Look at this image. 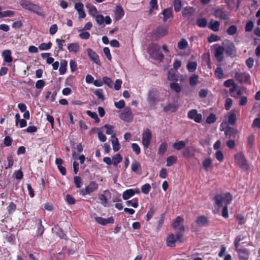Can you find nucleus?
I'll return each instance as SVG.
<instances>
[{"mask_svg":"<svg viewBox=\"0 0 260 260\" xmlns=\"http://www.w3.org/2000/svg\"><path fill=\"white\" fill-rule=\"evenodd\" d=\"M147 52L152 58L158 61H162L164 58L160 47L158 44L154 43L150 44L148 47Z\"/></svg>","mask_w":260,"mask_h":260,"instance_id":"1","label":"nucleus"},{"mask_svg":"<svg viewBox=\"0 0 260 260\" xmlns=\"http://www.w3.org/2000/svg\"><path fill=\"white\" fill-rule=\"evenodd\" d=\"M215 202V207L221 208L223 207L222 212V215L225 217H228V198L226 194L223 197L221 194H217L214 198Z\"/></svg>","mask_w":260,"mask_h":260,"instance_id":"2","label":"nucleus"},{"mask_svg":"<svg viewBox=\"0 0 260 260\" xmlns=\"http://www.w3.org/2000/svg\"><path fill=\"white\" fill-rule=\"evenodd\" d=\"M229 87H230L229 91L231 95L236 98H239L246 91V87H238L237 84L232 79H229Z\"/></svg>","mask_w":260,"mask_h":260,"instance_id":"3","label":"nucleus"},{"mask_svg":"<svg viewBox=\"0 0 260 260\" xmlns=\"http://www.w3.org/2000/svg\"><path fill=\"white\" fill-rule=\"evenodd\" d=\"M235 160L236 164L244 171L249 169V165L242 152H240L235 155Z\"/></svg>","mask_w":260,"mask_h":260,"instance_id":"4","label":"nucleus"},{"mask_svg":"<svg viewBox=\"0 0 260 260\" xmlns=\"http://www.w3.org/2000/svg\"><path fill=\"white\" fill-rule=\"evenodd\" d=\"M160 100L159 92L156 88L150 89L148 92L147 101L150 105H154Z\"/></svg>","mask_w":260,"mask_h":260,"instance_id":"5","label":"nucleus"},{"mask_svg":"<svg viewBox=\"0 0 260 260\" xmlns=\"http://www.w3.org/2000/svg\"><path fill=\"white\" fill-rule=\"evenodd\" d=\"M151 139V131L148 128L144 130L142 136V143L145 148H147L149 146Z\"/></svg>","mask_w":260,"mask_h":260,"instance_id":"6","label":"nucleus"},{"mask_svg":"<svg viewBox=\"0 0 260 260\" xmlns=\"http://www.w3.org/2000/svg\"><path fill=\"white\" fill-rule=\"evenodd\" d=\"M235 79L238 81L240 83H247L250 84V76L247 73H240L236 72L235 74Z\"/></svg>","mask_w":260,"mask_h":260,"instance_id":"7","label":"nucleus"},{"mask_svg":"<svg viewBox=\"0 0 260 260\" xmlns=\"http://www.w3.org/2000/svg\"><path fill=\"white\" fill-rule=\"evenodd\" d=\"M208 224V219L205 216H200L197 217L194 223H192L191 228L193 231H196V225L199 227H204L207 226Z\"/></svg>","mask_w":260,"mask_h":260,"instance_id":"8","label":"nucleus"},{"mask_svg":"<svg viewBox=\"0 0 260 260\" xmlns=\"http://www.w3.org/2000/svg\"><path fill=\"white\" fill-rule=\"evenodd\" d=\"M99 184L94 181H91L89 184L86 186L84 189L81 191V194L82 196L89 194L98 189Z\"/></svg>","mask_w":260,"mask_h":260,"instance_id":"9","label":"nucleus"},{"mask_svg":"<svg viewBox=\"0 0 260 260\" xmlns=\"http://www.w3.org/2000/svg\"><path fill=\"white\" fill-rule=\"evenodd\" d=\"M167 34L168 29L167 28L163 26H159L153 32L152 37L155 40H157L166 36Z\"/></svg>","mask_w":260,"mask_h":260,"instance_id":"10","label":"nucleus"},{"mask_svg":"<svg viewBox=\"0 0 260 260\" xmlns=\"http://www.w3.org/2000/svg\"><path fill=\"white\" fill-rule=\"evenodd\" d=\"M120 118L125 121L128 122L131 120L133 118V114L131 108L126 107L119 115Z\"/></svg>","mask_w":260,"mask_h":260,"instance_id":"11","label":"nucleus"},{"mask_svg":"<svg viewBox=\"0 0 260 260\" xmlns=\"http://www.w3.org/2000/svg\"><path fill=\"white\" fill-rule=\"evenodd\" d=\"M109 197H111L110 192L108 190H104L103 193L100 194L99 196L100 204L104 207H109L110 205L107 198Z\"/></svg>","mask_w":260,"mask_h":260,"instance_id":"12","label":"nucleus"},{"mask_svg":"<svg viewBox=\"0 0 260 260\" xmlns=\"http://www.w3.org/2000/svg\"><path fill=\"white\" fill-rule=\"evenodd\" d=\"M140 191L139 188H131L125 190L122 193V198L124 200H127L135 194L140 193Z\"/></svg>","mask_w":260,"mask_h":260,"instance_id":"13","label":"nucleus"},{"mask_svg":"<svg viewBox=\"0 0 260 260\" xmlns=\"http://www.w3.org/2000/svg\"><path fill=\"white\" fill-rule=\"evenodd\" d=\"M224 48L221 46H217L214 50L215 57L218 61H221L223 58Z\"/></svg>","mask_w":260,"mask_h":260,"instance_id":"14","label":"nucleus"},{"mask_svg":"<svg viewBox=\"0 0 260 260\" xmlns=\"http://www.w3.org/2000/svg\"><path fill=\"white\" fill-rule=\"evenodd\" d=\"M87 52L90 58L96 64L100 65L101 61L99 59V55L91 48L87 49Z\"/></svg>","mask_w":260,"mask_h":260,"instance_id":"15","label":"nucleus"},{"mask_svg":"<svg viewBox=\"0 0 260 260\" xmlns=\"http://www.w3.org/2000/svg\"><path fill=\"white\" fill-rule=\"evenodd\" d=\"M240 260H248L249 253L245 248L236 249Z\"/></svg>","mask_w":260,"mask_h":260,"instance_id":"16","label":"nucleus"},{"mask_svg":"<svg viewBox=\"0 0 260 260\" xmlns=\"http://www.w3.org/2000/svg\"><path fill=\"white\" fill-rule=\"evenodd\" d=\"M95 221L99 224L105 225L108 223L112 224L114 222V218L113 217H109L107 219L104 218L102 217H95Z\"/></svg>","mask_w":260,"mask_h":260,"instance_id":"17","label":"nucleus"},{"mask_svg":"<svg viewBox=\"0 0 260 260\" xmlns=\"http://www.w3.org/2000/svg\"><path fill=\"white\" fill-rule=\"evenodd\" d=\"M2 56L5 62L10 63L13 60L11 55V51L10 50H5L3 51L2 53Z\"/></svg>","mask_w":260,"mask_h":260,"instance_id":"18","label":"nucleus"},{"mask_svg":"<svg viewBox=\"0 0 260 260\" xmlns=\"http://www.w3.org/2000/svg\"><path fill=\"white\" fill-rule=\"evenodd\" d=\"M111 138V142L113 146V149L115 152L118 151L120 149V146L119 144L117 138L116 137L115 133L114 135H112Z\"/></svg>","mask_w":260,"mask_h":260,"instance_id":"19","label":"nucleus"},{"mask_svg":"<svg viewBox=\"0 0 260 260\" xmlns=\"http://www.w3.org/2000/svg\"><path fill=\"white\" fill-rule=\"evenodd\" d=\"M219 22L218 21H215L213 19L210 21L208 26V28H209L214 31H218L219 29Z\"/></svg>","mask_w":260,"mask_h":260,"instance_id":"20","label":"nucleus"},{"mask_svg":"<svg viewBox=\"0 0 260 260\" xmlns=\"http://www.w3.org/2000/svg\"><path fill=\"white\" fill-rule=\"evenodd\" d=\"M131 169L132 171L134 172L137 174L141 173L142 169L140 162L137 161H135L132 162L131 165Z\"/></svg>","mask_w":260,"mask_h":260,"instance_id":"21","label":"nucleus"},{"mask_svg":"<svg viewBox=\"0 0 260 260\" xmlns=\"http://www.w3.org/2000/svg\"><path fill=\"white\" fill-rule=\"evenodd\" d=\"M214 16L219 19L226 20L228 18V14L226 12L223 11L221 9H217L214 12Z\"/></svg>","mask_w":260,"mask_h":260,"instance_id":"22","label":"nucleus"},{"mask_svg":"<svg viewBox=\"0 0 260 260\" xmlns=\"http://www.w3.org/2000/svg\"><path fill=\"white\" fill-rule=\"evenodd\" d=\"M30 11L32 12L39 16H43L44 13L42 8L39 5L34 4Z\"/></svg>","mask_w":260,"mask_h":260,"instance_id":"23","label":"nucleus"},{"mask_svg":"<svg viewBox=\"0 0 260 260\" xmlns=\"http://www.w3.org/2000/svg\"><path fill=\"white\" fill-rule=\"evenodd\" d=\"M176 242V240L175 239V236L173 234H171L167 238L166 244L168 246L174 247L175 246Z\"/></svg>","mask_w":260,"mask_h":260,"instance_id":"24","label":"nucleus"},{"mask_svg":"<svg viewBox=\"0 0 260 260\" xmlns=\"http://www.w3.org/2000/svg\"><path fill=\"white\" fill-rule=\"evenodd\" d=\"M161 14L164 16L163 20L164 22L170 18L173 17L172 10L171 9H166L163 10Z\"/></svg>","mask_w":260,"mask_h":260,"instance_id":"25","label":"nucleus"},{"mask_svg":"<svg viewBox=\"0 0 260 260\" xmlns=\"http://www.w3.org/2000/svg\"><path fill=\"white\" fill-rule=\"evenodd\" d=\"M80 46L77 43H73L69 44L68 49L69 52L76 53L79 50Z\"/></svg>","mask_w":260,"mask_h":260,"instance_id":"26","label":"nucleus"},{"mask_svg":"<svg viewBox=\"0 0 260 260\" xmlns=\"http://www.w3.org/2000/svg\"><path fill=\"white\" fill-rule=\"evenodd\" d=\"M186 145V142L183 141H179L173 144V148L177 150L184 148Z\"/></svg>","mask_w":260,"mask_h":260,"instance_id":"27","label":"nucleus"},{"mask_svg":"<svg viewBox=\"0 0 260 260\" xmlns=\"http://www.w3.org/2000/svg\"><path fill=\"white\" fill-rule=\"evenodd\" d=\"M124 11L120 6H117L116 8L115 15L117 20H120L124 15Z\"/></svg>","mask_w":260,"mask_h":260,"instance_id":"28","label":"nucleus"},{"mask_svg":"<svg viewBox=\"0 0 260 260\" xmlns=\"http://www.w3.org/2000/svg\"><path fill=\"white\" fill-rule=\"evenodd\" d=\"M122 157L121 156V155L119 153H117L112 157V164L114 166H116L119 163H120L122 161Z\"/></svg>","mask_w":260,"mask_h":260,"instance_id":"29","label":"nucleus"},{"mask_svg":"<svg viewBox=\"0 0 260 260\" xmlns=\"http://www.w3.org/2000/svg\"><path fill=\"white\" fill-rule=\"evenodd\" d=\"M68 65V62L66 60H62L60 62V67L59 68V74L60 75H63L66 71V68Z\"/></svg>","mask_w":260,"mask_h":260,"instance_id":"30","label":"nucleus"},{"mask_svg":"<svg viewBox=\"0 0 260 260\" xmlns=\"http://www.w3.org/2000/svg\"><path fill=\"white\" fill-rule=\"evenodd\" d=\"M126 204L128 206H132L134 208H137L139 206L138 198H134L131 200H128L126 202Z\"/></svg>","mask_w":260,"mask_h":260,"instance_id":"31","label":"nucleus"},{"mask_svg":"<svg viewBox=\"0 0 260 260\" xmlns=\"http://www.w3.org/2000/svg\"><path fill=\"white\" fill-rule=\"evenodd\" d=\"M199 76L193 74L189 78V84L191 86H194L198 83Z\"/></svg>","mask_w":260,"mask_h":260,"instance_id":"32","label":"nucleus"},{"mask_svg":"<svg viewBox=\"0 0 260 260\" xmlns=\"http://www.w3.org/2000/svg\"><path fill=\"white\" fill-rule=\"evenodd\" d=\"M236 120V114L235 111H232L229 114V123L233 124Z\"/></svg>","mask_w":260,"mask_h":260,"instance_id":"33","label":"nucleus"},{"mask_svg":"<svg viewBox=\"0 0 260 260\" xmlns=\"http://www.w3.org/2000/svg\"><path fill=\"white\" fill-rule=\"evenodd\" d=\"M167 144L165 142L162 143L158 148V153L159 155H162L167 150Z\"/></svg>","mask_w":260,"mask_h":260,"instance_id":"34","label":"nucleus"},{"mask_svg":"<svg viewBox=\"0 0 260 260\" xmlns=\"http://www.w3.org/2000/svg\"><path fill=\"white\" fill-rule=\"evenodd\" d=\"M177 157L175 156L172 155L169 156L166 160V165L168 167H170L175 164L177 161Z\"/></svg>","mask_w":260,"mask_h":260,"instance_id":"35","label":"nucleus"},{"mask_svg":"<svg viewBox=\"0 0 260 260\" xmlns=\"http://www.w3.org/2000/svg\"><path fill=\"white\" fill-rule=\"evenodd\" d=\"M150 9L149 11V14H152L153 10L158 9V6L157 5V0H151L150 2Z\"/></svg>","mask_w":260,"mask_h":260,"instance_id":"36","label":"nucleus"},{"mask_svg":"<svg viewBox=\"0 0 260 260\" xmlns=\"http://www.w3.org/2000/svg\"><path fill=\"white\" fill-rule=\"evenodd\" d=\"M197 68V63L194 61L189 62L187 65V69L189 72H194Z\"/></svg>","mask_w":260,"mask_h":260,"instance_id":"37","label":"nucleus"},{"mask_svg":"<svg viewBox=\"0 0 260 260\" xmlns=\"http://www.w3.org/2000/svg\"><path fill=\"white\" fill-rule=\"evenodd\" d=\"M197 25L200 27H205L207 25V21L205 18L199 19L197 21Z\"/></svg>","mask_w":260,"mask_h":260,"instance_id":"38","label":"nucleus"},{"mask_svg":"<svg viewBox=\"0 0 260 260\" xmlns=\"http://www.w3.org/2000/svg\"><path fill=\"white\" fill-rule=\"evenodd\" d=\"M188 45L187 41L184 39H181L178 43V47L180 49H184L187 47Z\"/></svg>","mask_w":260,"mask_h":260,"instance_id":"39","label":"nucleus"},{"mask_svg":"<svg viewBox=\"0 0 260 260\" xmlns=\"http://www.w3.org/2000/svg\"><path fill=\"white\" fill-rule=\"evenodd\" d=\"M51 46L52 43L51 42H49L47 44L43 43L39 45V49L41 50H46L49 49Z\"/></svg>","mask_w":260,"mask_h":260,"instance_id":"40","label":"nucleus"},{"mask_svg":"<svg viewBox=\"0 0 260 260\" xmlns=\"http://www.w3.org/2000/svg\"><path fill=\"white\" fill-rule=\"evenodd\" d=\"M182 2L180 0H174V10L176 12L180 11L182 8Z\"/></svg>","mask_w":260,"mask_h":260,"instance_id":"41","label":"nucleus"},{"mask_svg":"<svg viewBox=\"0 0 260 260\" xmlns=\"http://www.w3.org/2000/svg\"><path fill=\"white\" fill-rule=\"evenodd\" d=\"M170 87L172 90H174L177 93H179L181 91V87L178 83H171L170 84Z\"/></svg>","mask_w":260,"mask_h":260,"instance_id":"42","label":"nucleus"},{"mask_svg":"<svg viewBox=\"0 0 260 260\" xmlns=\"http://www.w3.org/2000/svg\"><path fill=\"white\" fill-rule=\"evenodd\" d=\"M87 7L88 9L89 14L92 16H95L98 12L96 7L93 5L87 6Z\"/></svg>","mask_w":260,"mask_h":260,"instance_id":"43","label":"nucleus"},{"mask_svg":"<svg viewBox=\"0 0 260 260\" xmlns=\"http://www.w3.org/2000/svg\"><path fill=\"white\" fill-rule=\"evenodd\" d=\"M87 114L89 116L94 119L96 123H99L100 122V119L98 117V114L95 112L87 111Z\"/></svg>","mask_w":260,"mask_h":260,"instance_id":"44","label":"nucleus"},{"mask_svg":"<svg viewBox=\"0 0 260 260\" xmlns=\"http://www.w3.org/2000/svg\"><path fill=\"white\" fill-rule=\"evenodd\" d=\"M151 189V186L149 184L146 183L142 185L141 190L143 193L147 194H148Z\"/></svg>","mask_w":260,"mask_h":260,"instance_id":"45","label":"nucleus"},{"mask_svg":"<svg viewBox=\"0 0 260 260\" xmlns=\"http://www.w3.org/2000/svg\"><path fill=\"white\" fill-rule=\"evenodd\" d=\"M183 221V218L181 217L180 216H178L172 223V227L174 229L177 228L179 226L180 223L182 222Z\"/></svg>","mask_w":260,"mask_h":260,"instance_id":"46","label":"nucleus"},{"mask_svg":"<svg viewBox=\"0 0 260 260\" xmlns=\"http://www.w3.org/2000/svg\"><path fill=\"white\" fill-rule=\"evenodd\" d=\"M104 127L106 129V133L107 135H114V126L111 125L105 124Z\"/></svg>","mask_w":260,"mask_h":260,"instance_id":"47","label":"nucleus"},{"mask_svg":"<svg viewBox=\"0 0 260 260\" xmlns=\"http://www.w3.org/2000/svg\"><path fill=\"white\" fill-rule=\"evenodd\" d=\"M103 83H105V84H106L110 88L113 87V81H112V80L110 78H109L108 77H104L103 78Z\"/></svg>","mask_w":260,"mask_h":260,"instance_id":"48","label":"nucleus"},{"mask_svg":"<svg viewBox=\"0 0 260 260\" xmlns=\"http://www.w3.org/2000/svg\"><path fill=\"white\" fill-rule=\"evenodd\" d=\"M93 92L94 94L98 96V99L101 100V101H103L104 100V97L103 94V89H97Z\"/></svg>","mask_w":260,"mask_h":260,"instance_id":"49","label":"nucleus"},{"mask_svg":"<svg viewBox=\"0 0 260 260\" xmlns=\"http://www.w3.org/2000/svg\"><path fill=\"white\" fill-rule=\"evenodd\" d=\"M155 212V210L154 209V207H151L146 215V220L147 221H149L153 217Z\"/></svg>","mask_w":260,"mask_h":260,"instance_id":"50","label":"nucleus"},{"mask_svg":"<svg viewBox=\"0 0 260 260\" xmlns=\"http://www.w3.org/2000/svg\"><path fill=\"white\" fill-rule=\"evenodd\" d=\"M254 26V23L252 21H248L247 22L245 29L246 32H250L252 31Z\"/></svg>","mask_w":260,"mask_h":260,"instance_id":"51","label":"nucleus"},{"mask_svg":"<svg viewBox=\"0 0 260 260\" xmlns=\"http://www.w3.org/2000/svg\"><path fill=\"white\" fill-rule=\"evenodd\" d=\"M216 115L213 113H211L207 117V118L206 119V122L208 124H211V123H214L216 121Z\"/></svg>","mask_w":260,"mask_h":260,"instance_id":"52","label":"nucleus"},{"mask_svg":"<svg viewBox=\"0 0 260 260\" xmlns=\"http://www.w3.org/2000/svg\"><path fill=\"white\" fill-rule=\"evenodd\" d=\"M245 239V237L243 235H239L235 239L234 244L236 249H237V248L239 247V243L240 241L244 240Z\"/></svg>","mask_w":260,"mask_h":260,"instance_id":"53","label":"nucleus"},{"mask_svg":"<svg viewBox=\"0 0 260 260\" xmlns=\"http://www.w3.org/2000/svg\"><path fill=\"white\" fill-rule=\"evenodd\" d=\"M16 206L13 202H11L8 207V211L9 214H12L15 211Z\"/></svg>","mask_w":260,"mask_h":260,"instance_id":"54","label":"nucleus"},{"mask_svg":"<svg viewBox=\"0 0 260 260\" xmlns=\"http://www.w3.org/2000/svg\"><path fill=\"white\" fill-rule=\"evenodd\" d=\"M44 229V227L42 224V221L41 220H39V225L38 230L37 231V234L38 236H41L43 234Z\"/></svg>","mask_w":260,"mask_h":260,"instance_id":"55","label":"nucleus"},{"mask_svg":"<svg viewBox=\"0 0 260 260\" xmlns=\"http://www.w3.org/2000/svg\"><path fill=\"white\" fill-rule=\"evenodd\" d=\"M168 79L169 80L173 81H177V77L173 72L169 71L168 73Z\"/></svg>","mask_w":260,"mask_h":260,"instance_id":"56","label":"nucleus"},{"mask_svg":"<svg viewBox=\"0 0 260 260\" xmlns=\"http://www.w3.org/2000/svg\"><path fill=\"white\" fill-rule=\"evenodd\" d=\"M229 56L233 57L236 56V51L233 44L231 46H229Z\"/></svg>","mask_w":260,"mask_h":260,"instance_id":"57","label":"nucleus"},{"mask_svg":"<svg viewBox=\"0 0 260 260\" xmlns=\"http://www.w3.org/2000/svg\"><path fill=\"white\" fill-rule=\"evenodd\" d=\"M45 85V83L43 80H39L36 83L35 87L37 89H42Z\"/></svg>","mask_w":260,"mask_h":260,"instance_id":"58","label":"nucleus"},{"mask_svg":"<svg viewBox=\"0 0 260 260\" xmlns=\"http://www.w3.org/2000/svg\"><path fill=\"white\" fill-rule=\"evenodd\" d=\"M75 185L77 188H80L81 186V179L79 176H75L74 178Z\"/></svg>","mask_w":260,"mask_h":260,"instance_id":"59","label":"nucleus"},{"mask_svg":"<svg viewBox=\"0 0 260 260\" xmlns=\"http://www.w3.org/2000/svg\"><path fill=\"white\" fill-rule=\"evenodd\" d=\"M65 200L66 202L70 205H73L75 203V199L70 194H67L66 196Z\"/></svg>","mask_w":260,"mask_h":260,"instance_id":"60","label":"nucleus"},{"mask_svg":"<svg viewBox=\"0 0 260 260\" xmlns=\"http://www.w3.org/2000/svg\"><path fill=\"white\" fill-rule=\"evenodd\" d=\"M95 20L99 25H102L104 22V17L102 15H96L95 16Z\"/></svg>","mask_w":260,"mask_h":260,"instance_id":"61","label":"nucleus"},{"mask_svg":"<svg viewBox=\"0 0 260 260\" xmlns=\"http://www.w3.org/2000/svg\"><path fill=\"white\" fill-rule=\"evenodd\" d=\"M132 148L133 150L135 152L137 155L140 154L141 152L140 148L139 145L136 143H133L132 144Z\"/></svg>","mask_w":260,"mask_h":260,"instance_id":"62","label":"nucleus"},{"mask_svg":"<svg viewBox=\"0 0 260 260\" xmlns=\"http://www.w3.org/2000/svg\"><path fill=\"white\" fill-rule=\"evenodd\" d=\"M212 160L210 158H207L203 161V165L205 169L207 170L211 165Z\"/></svg>","mask_w":260,"mask_h":260,"instance_id":"63","label":"nucleus"},{"mask_svg":"<svg viewBox=\"0 0 260 260\" xmlns=\"http://www.w3.org/2000/svg\"><path fill=\"white\" fill-rule=\"evenodd\" d=\"M32 3H31L30 2L28 1H26V0H23V1H21L20 2V5L25 9H26L28 8V7L29 6H30V4H31Z\"/></svg>","mask_w":260,"mask_h":260,"instance_id":"64","label":"nucleus"}]
</instances>
